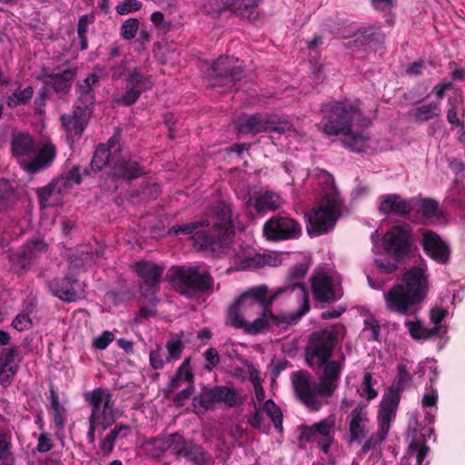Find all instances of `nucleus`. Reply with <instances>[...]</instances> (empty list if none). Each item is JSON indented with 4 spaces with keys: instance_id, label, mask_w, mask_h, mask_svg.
Instances as JSON below:
<instances>
[{
    "instance_id": "obj_5",
    "label": "nucleus",
    "mask_w": 465,
    "mask_h": 465,
    "mask_svg": "<svg viewBox=\"0 0 465 465\" xmlns=\"http://www.w3.org/2000/svg\"><path fill=\"white\" fill-rule=\"evenodd\" d=\"M11 150L21 168L34 174L49 167L56 157V147L51 142L44 143L37 150L35 138L28 133H14Z\"/></svg>"
},
{
    "instance_id": "obj_64",
    "label": "nucleus",
    "mask_w": 465,
    "mask_h": 465,
    "mask_svg": "<svg viewBox=\"0 0 465 465\" xmlns=\"http://www.w3.org/2000/svg\"><path fill=\"white\" fill-rule=\"evenodd\" d=\"M362 391L368 401L375 399L378 395V392L372 387V374L371 372L364 373Z\"/></svg>"
},
{
    "instance_id": "obj_40",
    "label": "nucleus",
    "mask_w": 465,
    "mask_h": 465,
    "mask_svg": "<svg viewBox=\"0 0 465 465\" xmlns=\"http://www.w3.org/2000/svg\"><path fill=\"white\" fill-rule=\"evenodd\" d=\"M183 440L184 437L182 434L173 432L166 435L163 439H154V443L162 444L163 450H170L176 458Z\"/></svg>"
},
{
    "instance_id": "obj_4",
    "label": "nucleus",
    "mask_w": 465,
    "mask_h": 465,
    "mask_svg": "<svg viewBox=\"0 0 465 465\" xmlns=\"http://www.w3.org/2000/svg\"><path fill=\"white\" fill-rule=\"evenodd\" d=\"M323 372L319 377V383L313 389L310 382L311 374L307 371L292 373V382L297 399L312 411H319L321 403L317 395L324 398L331 397L338 388V381L343 368L338 361H327L323 365Z\"/></svg>"
},
{
    "instance_id": "obj_50",
    "label": "nucleus",
    "mask_w": 465,
    "mask_h": 465,
    "mask_svg": "<svg viewBox=\"0 0 465 465\" xmlns=\"http://www.w3.org/2000/svg\"><path fill=\"white\" fill-rule=\"evenodd\" d=\"M183 348H184V344L182 342L181 340L168 341L166 343V350H167L166 361L173 362V361H178L182 356Z\"/></svg>"
},
{
    "instance_id": "obj_11",
    "label": "nucleus",
    "mask_w": 465,
    "mask_h": 465,
    "mask_svg": "<svg viewBox=\"0 0 465 465\" xmlns=\"http://www.w3.org/2000/svg\"><path fill=\"white\" fill-rule=\"evenodd\" d=\"M260 316L252 322H247L242 315L232 313V322L229 324L236 329H242L246 334L256 335L266 330L276 326L286 329L291 323L297 320H292L293 314L290 317L285 315H275L272 313L271 307L260 311Z\"/></svg>"
},
{
    "instance_id": "obj_18",
    "label": "nucleus",
    "mask_w": 465,
    "mask_h": 465,
    "mask_svg": "<svg viewBox=\"0 0 465 465\" xmlns=\"http://www.w3.org/2000/svg\"><path fill=\"white\" fill-rule=\"evenodd\" d=\"M395 407V401L385 402L384 405L380 407V411L378 413V430L375 433H372L364 442L361 450L358 453L360 458L364 457V455L376 448L377 445L383 442L388 435V432L391 428V420L395 418L396 414H394L393 410Z\"/></svg>"
},
{
    "instance_id": "obj_19",
    "label": "nucleus",
    "mask_w": 465,
    "mask_h": 465,
    "mask_svg": "<svg viewBox=\"0 0 465 465\" xmlns=\"http://www.w3.org/2000/svg\"><path fill=\"white\" fill-rule=\"evenodd\" d=\"M153 83L152 77L142 74L137 68L132 70L127 78L125 91L116 102L124 106H130L135 104L141 94L153 88Z\"/></svg>"
},
{
    "instance_id": "obj_57",
    "label": "nucleus",
    "mask_w": 465,
    "mask_h": 465,
    "mask_svg": "<svg viewBox=\"0 0 465 465\" xmlns=\"http://www.w3.org/2000/svg\"><path fill=\"white\" fill-rule=\"evenodd\" d=\"M420 211L427 218L434 217L438 213L439 203L433 199H422L420 204Z\"/></svg>"
},
{
    "instance_id": "obj_60",
    "label": "nucleus",
    "mask_w": 465,
    "mask_h": 465,
    "mask_svg": "<svg viewBox=\"0 0 465 465\" xmlns=\"http://www.w3.org/2000/svg\"><path fill=\"white\" fill-rule=\"evenodd\" d=\"M195 391L194 383L188 384V386L178 392L173 399V403L175 407L180 408L184 405V401L190 399Z\"/></svg>"
},
{
    "instance_id": "obj_25",
    "label": "nucleus",
    "mask_w": 465,
    "mask_h": 465,
    "mask_svg": "<svg viewBox=\"0 0 465 465\" xmlns=\"http://www.w3.org/2000/svg\"><path fill=\"white\" fill-rule=\"evenodd\" d=\"M413 208V200H406L399 194L392 193L382 197L379 210L386 215L395 214L403 217L411 213Z\"/></svg>"
},
{
    "instance_id": "obj_7",
    "label": "nucleus",
    "mask_w": 465,
    "mask_h": 465,
    "mask_svg": "<svg viewBox=\"0 0 465 465\" xmlns=\"http://www.w3.org/2000/svg\"><path fill=\"white\" fill-rule=\"evenodd\" d=\"M173 288L187 298L213 292L214 279L207 270L197 266L175 265L169 270Z\"/></svg>"
},
{
    "instance_id": "obj_6",
    "label": "nucleus",
    "mask_w": 465,
    "mask_h": 465,
    "mask_svg": "<svg viewBox=\"0 0 465 465\" xmlns=\"http://www.w3.org/2000/svg\"><path fill=\"white\" fill-rule=\"evenodd\" d=\"M344 200L335 189L326 193L311 212L305 213L306 230L311 237L320 236L332 230L341 215Z\"/></svg>"
},
{
    "instance_id": "obj_49",
    "label": "nucleus",
    "mask_w": 465,
    "mask_h": 465,
    "mask_svg": "<svg viewBox=\"0 0 465 465\" xmlns=\"http://www.w3.org/2000/svg\"><path fill=\"white\" fill-rule=\"evenodd\" d=\"M139 20L136 18H128L125 20L120 29V35L124 40H132L137 35L139 29Z\"/></svg>"
},
{
    "instance_id": "obj_32",
    "label": "nucleus",
    "mask_w": 465,
    "mask_h": 465,
    "mask_svg": "<svg viewBox=\"0 0 465 465\" xmlns=\"http://www.w3.org/2000/svg\"><path fill=\"white\" fill-rule=\"evenodd\" d=\"M131 433V427L126 424H116L101 440L100 450L104 457L109 456L114 449L118 439L127 438Z\"/></svg>"
},
{
    "instance_id": "obj_52",
    "label": "nucleus",
    "mask_w": 465,
    "mask_h": 465,
    "mask_svg": "<svg viewBox=\"0 0 465 465\" xmlns=\"http://www.w3.org/2000/svg\"><path fill=\"white\" fill-rule=\"evenodd\" d=\"M409 449L411 452H416V463L417 465H422L425 458L427 457L430 448L425 443V440H413L411 442Z\"/></svg>"
},
{
    "instance_id": "obj_47",
    "label": "nucleus",
    "mask_w": 465,
    "mask_h": 465,
    "mask_svg": "<svg viewBox=\"0 0 465 465\" xmlns=\"http://www.w3.org/2000/svg\"><path fill=\"white\" fill-rule=\"evenodd\" d=\"M450 193L454 203L460 206H465V176L455 178Z\"/></svg>"
},
{
    "instance_id": "obj_24",
    "label": "nucleus",
    "mask_w": 465,
    "mask_h": 465,
    "mask_svg": "<svg viewBox=\"0 0 465 465\" xmlns=\"http://www.w3.org/2000/svg\"><path fill=\"white\" fill-rule=\"evenodd\" d=\"M76 70L67 68L61 73H46L38 76L45 86H50L56 94H66L72 88Z\"/></svg>"
},
{
    "instance_id": "obj_39",
    "label": "nucleus",
    "mask_w": 465,
    "mask_h": 465,
    "mask_svg": "<svg viewBox=\"0 0 465 465\" xmlns=\"http://www.w3.org/2000/svg\"><path fill=\"white\" fill-rule=\"evenodd\" d=\"M111 152L107 145L104 143H100L94 153L93 155L91 161V168L94 172H100L103 170L104 166L109 164L110 162Z\"/></svg>"
},
{
    "instance_id": "obj_34",
    "label": "nucleus",
    "mask_w": 465,
    "mask_h": 465,
    "mask_svg": "<svg viewBox=\"0 0 465 465\" xmlns=\"http://www.w3.org/2000/svg\"><path fill=\"white\" fill-rule=\"evenodd\" d=\"M405 326L408 328L411 338L416 341L428 340L436 336H440V327L427 328L422 326L420 321H408L405 322Z\"/></svg>"
},
{
    "instance_id": "obj_33",
    "label": "nucleus",
    "mask_w": 465,
    "mask_h": 465,
    "mask_svg": "<svg viewBox=\"0 0 465 465\" xmlns=\"http://www.w3.org/2000/svg\"><path fill=\"white\" fill-rule=\"evenodd\" d=\"M217 403L218 401L215 387H203L200 393L193 398V407L196 413H204L210 410H213Z\"/></svg>"
},
{
    "instance_id": "obj_20",
    "label": "nucleus",
    "mask_w": 465,
    "mask_h": 465,
    "mask_svg": "<svg viewBox=\"0 0 465 465\" xmlns=\"http://www.w3.org/2000/svg\"><path fill=\"white\" fill-rule=\"evenodd\" d=\"M94 396L99 398L100 415L97 419V427L101 426L102 431H104L115 421V418L113 414V408L115 404V400L109 390L99 387L84 394V401L88 402L90 406L91 399Z\"/></svg>"
},
{
    "instance_id": "obj_9",
    "label": "nucleus",
    "mask_w": 465,
    "mask_h": 465,
    "mask_svg": "<svg viewBox=\"0 0 465 465\" xmlns=\"http://www.w3.org/2000/svg\"><path fill=\"white\" fill-rule=\"evenodd\" d=\"M234 124L237 132L242 134L254 135L267 132L285 134L292 130L289 121L278 114L268 113L243 114L234 122Z\"/></svg>"
},
{
    "instance_id": "obj_36",
    "label": "nucleus",
    "mask_w": 465,
    "mask_h": 465,
    "mask_svg": "<svg viewBox=\"0 0 465 465\" xmlns=\"http://www.w3.org/2000/svg\"><path fill=\"white\" fill-rule=\"evenodd\" d=\"M246 1L247 0H220L224 9L230 10L237 16L250 18L253 13L254 5Z\"/></svg>"
},
{
    "instance_id": "obj_41",
    "label": "nucleus",
    "mask_w": 465,
    "mask_h": 465,
    "mask_svg": "<svg viewBox=\"0 0 465 465\" xmlns=\"http://www.w3.org/2000/svg\"><path fill=\"white\" fill-rule=\"evenodd\" d=\"M34 95V88L27 86L24 90L15 91L6 97V105L9 108H16L28 104Z\"/></svg>"
},
{
    "instance_id": "obj_2",
    "label": "nucleus",
    "mask_w": 465,
    "mask_h": 465,
    "mask_svg": "<svg viewBox=\"0 0 465 465\" xmlns=\"http://www.w3.org/2000/svg\"><path fill=\"white\" fill-rule=\"evenodd\" d=\"M214 221L206 220L192 222L172 226L168 233L170 235H191L195 244L200 248H226L234 236V227L232 222V212L229 205L220 203L214 209Z\"/></svg>"
},
{
    "instance_id": "obj_55",
    "label": "nucleus",
    "mask_w": 465,
    "mask_h": 465,
    "mask_svg": "<svg viewBox=\"0 0 465 465\" xmlns=\"http://www.w3.org/2000/svg\"><path fill=\"white\" fill-rule=\"evenodd\" d=\"M403 261V259H396L391 257V259H376L374 263L377 268L381 270L385 273H392L397 271L399 267V263Z\"/></svg>"
},
{
    "instance_id": "obj_62",
    "label": "nucleus",
    "mask_w": 465,
    "mask_h": 465,
    "mask_svg": "<svg viewBox=\"0 0 465 465\" xmlns=\"http://www.w3.org/2000/svg\"><path fill=\"white\" fill-rule=\"evenodd\" d=\"M381 326L377 321H364V332H368V341H379Z\"/></svg>"
},
{
    "instance_id": "obj_61",
    "label": "nucleus",
    "mask_w": 465,
    "mask_h": 465,
    "mask_svg": "<svg viewBox=\"0 0 465 465\" xmlns=\"http://www.w3.org/2000/svg\"><path fill=\"white\" fill-rule=\"evenodd\" d=\"M18 353L19 350L17 347L4 348L0 351V362L6 363L9 366H18L15 363Z\"/></svg>"
},
{
    "instance_id": "obj_54",
    "label": "nucleus",
    "mask_w": 465,
    "mask_h": 465,
    "mask_svg": "<svg viewBox=\"0 0 465 465\" xmlns=\"http://www.w3.org/2000/svg\"><path fill=\"white\" fill-rule=\"evenodd\" d=\"M13 195L14 189L12 184L7 179L0 178V207H6Z\"/></svg>"
},
{
    "instance_id": "obj_56",
    "label": "nucleus",
    "mask_w": 465,
    "mask_h": 465,
    "mask_svg": "<svg viewBox=\"0 0 465 465\" xmlns=\"http://www.w3.org/2000/svg\"><path fill=\"white\" fill-rule=\"evenodd\" d=\"M366 426L349 422V443L359 442L366 437Z\"/></svg>"
},
{
    "instance_id": "obj_31",
    "label": "nucleus",
    "mask_w": 465,
    "mask_h": 465,
    "mask_svg": "<svg viewBox=\"0 0 465 465\" xmlns=\"http://www.w3.org/2000/svg\"><path fill=\"white\" fill-rule=\"evenodd\" d=\"M355 38L348 42L347 48L352 52L362 49L372 48L381 41V35L373 28H366L354 35Z\"/></svg>"
},
{
    "instance_id": "obj_1",
    "label": "nucleus",
    "mask_w": 465,
    "mask_h": 465,
    "mask_svg": "<svg viewBox=\"0 0 465 465\" xmlns=\"http://www.w3.org/2000/svg\"><path fill=\"white\" fill-rule=\"evenodd\" d=\"M322 119L316 126L327 136L343 134L344 146L352 152H363L369 145V136L353 132L352 127L367 128L371 121L359 109L356 102L336 101L323 104L321 108Z\"/></svg>"
},
{
    "instance_id": "obj_45",
    "label": "nucleus",
    "mask_w": 465,
    "mask_h": 465,
    "mask_svg": "<svg viewBox=\"0 0 465 465\" xmlns=\"http://www.w3.org/2000/svg\"><path fill=\"white\" fill-rule=\"evenodd\" d=\"M99 413V398L94 396L91 399V415L89 417V429L86 435L87 440L91 444L95 440V430L97 429Z\"/></svg>"
},
{
    "instance_id": "obj_37",
    "label": "nucleus",
    "mask_w": 465,
    "mask_h": 465,
    "mask_svg": "<svg viewBox=\"0 0 465 465\" xmlns=\"http://www.w3.org/2000/svg\"><path fill=\"white\" fill-rule=\"evenodd\" d=\"M60 122L67 134L74 138H79L88 124L87 122L78 118H73V115L71 114H62Z\"/></svg>"
},
{
    "instance_id": "obj_63",
    "label": "nucleus",
    "mask_w": 465,
    "mask_h": 465,
    "mask_svg": "<svg viewBox=\"0 0 465 465\" xmlns=\"http://www.w3.org/2000/svg\"><path fill=\"white\" fill-rule=\"evenodd\" d=\"M12 326L19 331L29 330L33 326V322L28 314L19 313L13 321Z\"/></svg>"
},
{
    "instance_id": "obj_42",
    "label": "nucleus",
    "mask_w": 465,
    "mask_h": 465,
    "mask_svg": "<svg viewBox=\"0 0 465 465\" xmlns=\"http://www.w3.org/2000/svg\"><path fill=\"white\" fill-rule=\"evenodd\" d=\"M0 465H15L11 437L0 432Z\"/></svg>"
},
{
    "instance_id": "obj_23",
    "label": "nucleus",
    "mask_w": 465,
    "mask_h": 465,
    "mask_svg": "<svg viewBox=\"0 0 465 465\" xmlns=\"http://www.w3.org/2000/svg\"><path fill=\"white\" fill-rule=\"evenodd\" d=\"M77 280L72 276L55 277L46 282L48 291L61 301L71 302L78 299L75 290Z\"/></svg>"
},
{
    "instance_id": "obj_30",
    "label": "nucleus",
    "mask_w": 465,
    "mask_h": 465,
    "mask_svg": "<svg viewBox=\"0 0 465 465\" xmlns=\"http://www.w3.org/2000/svg\"><path fill=\"white\" fill-rule=\"evenodd\" d=\"M183 382L194 383V375L191 370V359L186 358L178 367L174 376L171 379L164 389L165 394H170L180 388Z\"/></svg>"
},
{
    "instance_id": "obj_29",
    "label": "nucleus",
    "mask_w": 465,
    "mask_h": 465,
    "mask_svg": "<svg viewBox=\"0 0 465 465\" xmlns=\"http://www.w3.org/2000/svg\"><path fill=\"white\" fill-rule=\"evenodd\" d=\"M98 67L95 66L93 73L89 74L84 80L78 81L76 84L77 98L80 102H84L89 104L95 103V91L94 86L100 82V75L96 73Z\"/></svg>"
},
{
    "instance_id": "obj_13",
    "label": "nucleus",
    "mask_w": 465,
    "mask_h": 465,
    "mask_svg": "<svg viewBox=\"0 0 465 465\" xmlns=\"http://www.w3.org/2000/svg\"><path fill=\"white\" fill-rule=\"evenodd\" d=\"M412 232L408 225L391 226L383 236V248L396 259H405L411 252Z\"/></svg>"
},
{
    "instance_id": "obj_26",
    "label": "nucleus",
    "mask_w": 465,
    "mask_h": 465,
    "mask_svg": "<svg viewBox=\"0 0 465 465\" xmlns=\"http://www.w3.org/2000/svg\"><path fill=\"white\" fill-rule=\"evenodd\" d=\"M182 458L193 465H207L211 457L201 444L184 438L175 459Z\"/></svg>"
},
{
    "instance_id": "obj_3",
    "label": "nucleus",
    "mask_w": 465,
    "mask_h": 465,
    "mask_svg": "<svg viewBox=\"0 0 465 465\" xmlns=\"http://www.w3.org/2000/svg\"><path fill=\"white\" fill-rule=\"evenodd\" d=\"M429 286L426 270L419 266L411 267L404 272L402 282L393 285L384 293L386 309L401 316L415 314L428 296Z\"/></svg>"
},
{
    "instance_id": "obj_22",
    "label": "nucleus",
    "mask_w": 465,
    "mask_h": 465,
    "mask_svg": "<svg viewBox=\"0 0 465 465\" xmlns=\"http://www.w3.org/2000/svg\"><path fill=\"white\" fill-rule=\"evenodd\" d=\"M420 244L425 254L439 264L445 265L450 260V248L443 239L433 231L422 233Z\"/></svg>"
},
{
    "instance_id": "obj_51",
    "label": "nucleus",
    "mask_w": 465,
    "mask_h": 465,
    "mask_svg": "<svg viewBox=\"0 0 465 465\" xmlns=\"http://www.w3.org/2000/svg\"><path fill=\"white\" fill-rule=\"evenodd\" d=\"M165 352L160 344H157L154 350H152L149 355L150 365L153 370H161L166 361Z\"/></svg>"
},
{
    "instance_id": "obj_16",
    "label": "nucleus",
    "mask_w": 465,
    "mask_h": 465,
    "mask_svg": "<svg viewBox=\"0 0 465 465\" xmlns=\"http://www.w3.org/2000/svg\"><path fill=\"white\" fill-rule=\"evenodd\" d=\"M308 271L304 263H297L290 268L287 274V284L279 288L277 291H282V294L288 292H296L297 296L303 301L301 309L293 313L292 320H300L310 311L309 295L305 285L302 282Z\"/></svg>"
},
{
    "instance_id": "obj_59",
    "label": "nucleus",
    "mask_w": 465,
    "mask_h": 465,
    "mask_svg": "<svg viewBox=\"0 0 465 465\" xmlns=\"http://www.w3.org/2000/svg\"><path fill=\"white\" fill-rule=\"evenodd\" d=\"M142 8V3L138 0H124L116 6V12L119 15H127L129 13L136 12Z\"/></svg>"
},
{
    "instance_id": "obj_15",
    "label": "nucleus",
    "mask_w": 465,
    "mask_h": 465,
    "mask_svg": "<svg viewBox=\"0 0 465 465\" xmlns=\"http://www.w3.org/2000/svg\"><path fill=\"white\" fill-rule=\"evenodd\" d=\"M47 252V244L42 239L35 238L27 241L19 252H10L8 259L14 271L24 273L33 263Z\"/></svg>"
},
{
    "instance_id": "obj_43",
    "label": "nucleus",
    "mask_w": 465,
    "mask_h": 465,
    "mask_svg": "<svg viewBox=\"0 0 465 465\" xmlns=\"http://www.w3.org/2000/svg\"><path fill=\"white\" fill-rule=\"evenodd\" d=\"M114 168L116 172H120V174H148L142 170L138 162L124 157L116 160Z\"/></svg>"
},
{
    "instance_id": "obj_10",
    "label": "nucleus",
    "mask_w": 465,
    "mask_h": 465,
    "mask_svg": "<svg viewBox=\"0 0 465 465\" xmlns=\"http://www.w3.org/2000/svg\"><path fill=\"white\" fill-rule=\"evenodd\" d=\"M337 342L336 334L328 330L313 331L305 347V361L313 370L322 369L332 355Z\"/></svg>"
},
{
    "instance_id": "obj_14",
    "label": "nucleus",
    "mask_w": 465,
    "mask_h": 465,
    "mask_svg": "<svg viewBox=\"0 0 465 465\" xmlns=\"http://www.w3.org/2000/svg\"><path fill=\"white\" fill-rule=\"evenodd\" d=\"M334 424L332 418L322 420L312 425L302 424L299 426L298 440L308 443L316 442L324 453H328L333 441Z\"/></svg>"
},
{
    "instance_id": "obj_48",
    "label": "nucleus",
    "mask_w": 465,
    "mask_h": 465,
    "mask_svg": "<svg viewBox=\"0 0 465 465\" xmlns=\"http://www.w3.org/2000/svg\"><path fill=\"white\" fill-rule=\"evenodd\" d=\"M94 104H89L84 102H80L77 98L73 108L72 114L73 118H78L84 122H89L90 116L93 113Z\"/></svg>"
},
{
    "instance_id": "obj_27",
    "label": "nucleus",
    "mask_w": 465,
    "mask_h": 465,
    "mask_svg": "<svg viewBox=\"0 0 465 465\" xmlns=\"http://www.w3.org/2000/svg\"><path fill=\"white\" fill-rule=\"evenodd\" d=\"M412 377L407 371L404 364H399L397 367V376L395 378V387L390 388L388 393L383 396V399L380 404L382 408L385 402L395 401V407L393 410L396 414L397 408L401 401V393L406 389V387L411 382Z\"/></svg>"
},
{
    "instance_id": "obj_21",
    "label": "nucleus",
    "mask_w": 465,
    "mask_h": 465,
    "mask_svg": "<svg viewBox=\"0 0 465 465\" xmlns=\"http://www.w3.org/2000/svg\"><path fill=\"white\" fill-rule=\"evenodd\" d=\"M311 282L312 295L320 302H335L343 295L341 287L336 286L333 278L326 273L312 276Z\"/></svg>"
},
{
    "instance_id": "obj_28",
    "label": "nucleus",
    "mask_w": 465,
    "mask_h": 465,
    "mask_svg": "<svg viewBox=\"0 0 465 465\" xmlns=\"http://www.w3.org/2000/svg\"><path fill=\"white\" fill-rule=\"evenodd\" d=\"M134 271L145 286L158 287L164 272V267L151 261H139L134 264Z\"/></svg>"
},
{
    "instance_id": "obj_17",
    "label": "nucleus",
    "mask_w": 465,
    "mask_h": 465,
    "mask_svg": "<svg viewBox=\"0 0 465 465\" xmlns=\"http://www.w3.org/2000/svg\"><path fill=\"white\" fill-rule=\"evenodd\" d=\"M238 60L232 56H220L212 64V71L215 83L232 90L236 84L243 77V71L241 65H237Z\"/></svg>"
},
{
    "instance_id": "obj_53",
    "label": "nucleus",
    "mask_w": 465,
    "mask_h": 465,
    "mask_svg": "<svg viewBox=\"0 0 465 465\" xmlns=\"http://www.w3.org/2000/svg\"><path fill=\"white\" fill-rule=\"evenodd\" d=\"M367 404L359 403L351 412L350 414V421L352 423H358L363 426H366V423L369 421L366 411Z\"/></svg>"
},
{
    "instance_id": "obj_8",
    "label": "nucleus",
    "mask_w": 465,
    "mask_h": 465,
    "mask_svg": "<svg viewBox=\"0 0 465 465\" xmlns=\"http://www.w3.org/2000/svg\"><path fill=\"white\" fill-rule=\"evenodd\" d=\"M282 291H275L269 295L266 285L248 289L230 305L227 312V323L232 322L233 312L237 315H242L241 312L245 314L258 313L260 311L271 307L274 301L282 294Z\"/></svg>"
},
{
    "instance_id": "obj_46",
    "label": "nucleus",
    "mask_w": 465,
    "mask_h": 465,
    "mask_svg": "<svg viewBox=\"0 0 465 465\" xmlns=\"http://www.w3.org/2000/svg\"><path fill=\"white\" fill-rule=\"evenodd\" d=\"M262 411L270 417L275 429L282 431V413L281 409L272 400H267L262 407Z\"/></svg>"
},
{
    "instance_id": "obj_38",
    "label": "nucleus",
    "mask_w": 465,
    "mask_h": 465,
    "mask_svg": "<svg viewBox=\"0 0 465 465\" xmlns=\"http://www.w3.org/2000/svg\"><path fill=\"white\" fill-rule=\"evenodd\" d=\"M218 403H223L229 408L241 404L240 397L235 389L222 385L215 386Z\"/></svg>"
},
{
    "instance_id": "obj_58",
    "label": "nucleus",
    "mask_w": 465,
    "mask_h": 465,
    "mask_svg": "<svg viewBox=\"0 0 465 465\" xmlns=\"http://www.w3.org/2000/svg\"><path fill=\"white\" fill-rule=\"evenodd\" d=\"M448 314V311L446 309L440 307H434L430 310V322L434 324L433 327H440V336L446 333V330H443V326L441 325V322L445 319Z\"/></svg>"
},
{
    "instance_id": "obj_12",
    "label": "nucleus",
    "mask_w": 465,
    "mask_h": 465,
    "mask_svg": "<svg viewBox=\"0 0 465 465\" xmlns=\"http://www.w3.org/2000/svg\"><path fill=\"white\" fill-rule=\"evenodd\" d=\"M262 233L271 242L292 240L301 236L302 226L293 218L278 214L264 223Z\"/></svg>"
},
{
    "instance_id": "obj_44",
    "label": "nucleus",
    "mask_w": 465,
    "mask_h": 465,
    "mask_svg": "<svg viewBox=\"0 0 465 465\" xmlns=\"http://www.w3.org/2000/svg\"><path fill=\"white\" fill-rule=\"evenodd\" d=\"M279 207V197L271 192L259 196L254 203L257 212L274 211Z\"/></svg>"
},
{
    "instance_id": "obj_35",
    "label": "nucleus",
    "mask_w": 465,
    "mask_h": 465,
    "mask_svg": "<svg viewBox=\"0 0 465 465\" xmlns=\"http://www.w3.org/2000/svg\"><path fill=\"white\" fill-rule=\"evenodd\" d=\"M440 112L441 109L440 104L432 102L415 107L410 113V115L417 122H428L438 117L440 114Z\"/></svg>"
}]
</instances>
